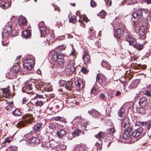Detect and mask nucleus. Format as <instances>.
<instances>
[{"label":"nucleus","instance_id":"obj_1","mask_svg":"<svg viewBox=\"0 0 151 151\" xmlns=\"http://www.w3.org/2000/svg\"><path fill=\"white\" fill-rule=\"evenodd\" d=\"M66 47V45L65 44L59 45L52 52V60L55 62V64L58 67H62L64 65V55L62 51L65 50Z\"/></svg>","mask_w":151,"mask_h":151},{"label":"nucleus","instance_id":"obj_2","mask_svg":"<svg viewBox=\"0 0 151 151\" xmlns=\"http://www.w3.org/2000/svg\"><path fill=\"white\" fill-rule=\"evenodd\" d=\"M121 127L122 129H124V132L123 135L122 140L124 142L126 139L128 138V136L133 129L132 126L130 123L129 119L127 117H125L123 119L121 123Z\"/></svg>","mask_w":151,"mask_h":151},{"label":"nucleus","instance_id":"obj_3","mask_svg":"<svg viewBox=\"0 0 151 151\" xmlns=\"http://www.w3.org/2000/svg\"><path fill=\"white\" fill-rule=\"evenodd\" d=\"M72 56L73 59L71 61L69 60L67 63L65 68V71L66 73L68 75H72L74 73L76 74V68L74 66V60L76 57V51L75 49L73 48L71 53L69 55V57Z\"/></svg>","mask_w":151,"mask_h":151},{"label":"nucleus","instance_id":"obj_4","mask_svg":"<svg viewBox=\"0 0 151 151\" xmlns=\"http://www.w3.org/2000/svg\"><path fill=\"white\" fill-rule=\"evenodd\" d=\"M143 131V128H139L137 129L132 132L131 134L128 136V137L124 142L127 143H132L138 140L141 137V135Z\"/></svg>","mask_w":151,"mask_h":151},{"label":"nucleus","instance_id":"obj_5","mask_svg":"<svg viewBox=\"0 0 151 151\" xmlns=\"http://www.w3.org/2000/svg\"><path fill=\"white\" fill-rule=\"evenodd\" d=\"M75 98V95L73 93H68L67 94L65 102L68 107H72L75 106V105L78 106L80 104L79 102L76 101Z\"/></svg>","mask_w":151,"mask_h":151},{"label":"nucleus","instance_id":"obj_6","mask_svg":"<svg viewBox=\"0 0 151 151\" xmlns=\"http://www.w3.org/2000/svg\"><path fill=\"white\" fill-rule=\"evenodd\" d=\"M59 143L55 140L49 142H44L42 145V147L45 150L57 149Z\"/></svg>","mask_w":151,"mask_h":151},{"label":"nucleus","instance_id":"obj_7","mask_svg":"<svg viewBox=\"0 0 151 151\" xmlns=\"http://www.w3.org/2000/svg\"><path fill=\"white\" fill-rule=\"evenodd\" d=\"M119 26L114 32V37L117 39L123 35V33L125 29V25L121 23L119 24Z\"/></svg>","mask_w":151,"mask_h":151},{"label":"nucleus","instance_id":"obj_8","mask_svg":"<svg viewBox=\"0 0 151 151\" xmlns=\"http://www.w3.org/2000/svg\"><path fill=\"white\" fill-rule=\"evenodd\" d=\"M125 40L129 42V45L133 47L137 43V39L132 34L129 33H127L125 37Z\"/></svg>","mask_w":151,"mask_h":151},{"label":"nucleus","instance_id":"obj_9","mask_svg":"<svg viewBox=\"0 0 151 151\" xmlns=\"http://www.w3.org/2000/svg\"><path fill=\"white\" fill-rule=\"evenodd\" d=\"M35 64V62L33 59H27L24 61L23 66L25 69L30 70L34 66Z\"/></svg>","mask_w":151,"mask_h":151},{"label":"nucleus","instance_id":"obj_10","mask_svg":"<svg viewBox=\"0 0 151 151\" xmlns=\"http://www.w3.org/2000/svg\"><path fill=\"white\" fill-rule=\"evenodd\" d=\"M9 22L6 24L4 28V30L2 32V35L3 37L7 39L9 37L10 32L12 31V25Z\"/></svg>","mask_w":151,"mask_h":151},{"label":"nucleus","instance_id":"obj_11","mask_svg":"<svg viewBox=\"0 0 151 151\" xmlns=\"http://www.w3.org/2000/svg\"><path fill=\"white\" fill-rule=\"evenodd\" d=\"M23 119H25L26 123L28 124H32L35 120L33 115L29 113H27L23 115Z\"/></svg>","mask_w":151,"mask_h":151},{"label":"nucleus","instance_id":"obj_12","mask_svg":"<svg viewBox=\"0 0 151 151\" xmlns=\"http://www.w3.org/2000/svg\"><path fill=\"white\" fill-rule=\"evenodd\" d=\"M19 66L18 65H16L13 67L10 70V73L9 74V76H13L14 77H16L17 76V74L20 72Z\"/></svg>","mask_w":151,"mask_h":151},{"label":"nucleus","instance_id":"obj_13","mask_svg":"<svg viewBox=\"0 0 151 151\" xmlns=\"http://www.w3.org/2000/svg\"><path fill=\"white\" fill-rule=\"evenodd\" d=\"M139 123L142 128H144L146 131H149L151 127V120L145 122L139 121Z\"/></svg>","mask_w":151,"mask_h":151},{"label":"nucleus","instance_id":"obj_14","mask_svg":"<svg viewBox=\"0 0 151 151\" xmlns=\"http://www.w3.org/2000/svg\"><path fill=\"white\" fill-rule=\"evenodd\" d=\"M76 88H78L79 90L82 91L85 87V82L83 81L81 79H78L74 83Z\"/></svg>","mask_w":151,"mask_h":151},{"label":"nucleus","instance_id":"obj_15","mask_svg":"<svg viewBox=\"0 0 151 151\" xmlns=\"http://www.w3.org/2000/svg\"><path fill=\"white\" fill-rule=\"evenodd\" d=\"M133 11L132 16L134 19H140L142 17L143 13L140 8L137 10L134 9Z\"/></svg>","mask_w":151,"mask_h":151},{"label":"nucleus","instance_id":"obj_16","mask_svg":"<svg viewBox=\"0 0 151 151\" xmlns=\"http://www.w3.org/2000/svg\"><path fill=\"white\" fill-rule=\"evenodd\" d=\"M35 83H29L25 87V92L28 94H31L33 95L34 92L32 91L33 88L34 87Z\"/></svg>","mask_w":151,"mask_h":151},{"label":"nucleus","instance_id":"obj_17","mask_svg":"<svg viewBox=\"0 0 151 151\" xmlns=\"http://www.w3.org/2000/svg\"><path fill=\"white\" fill-rule=\"evenodd\" d=\"M29 143L32 146H36L39 144L40 140L37 137H32L29 139Z\"/></svg>","mask_w":151,"mask_h":151},{"label":"nucleus","instance_id":"obj_18","mask_svg":"<svg viewBox=\"0 0 151 151\" xmlns=\"http://www.w3.org/2000/svg\"><path fill=\"white\" fill-rule=\"evenodd\" d=\"M89 114L92 116L94 118H98L99 117L101 114L96 110L92 109L88 111V112Z\"/></svg>","mask_w":151,"mask_h":151},{"label":"nucleus","instance_id":"obj_19","mask_svg":"<svg viewBox=\"0 0 151 151\" xmlns=\"http://www.w3.org/2000/svg\"><path fill=\"white\" fill-rule=\"evenodd\" d=\"M43 124L41 122L37 123L35 124L33 127V131L34 132H39L42 128Z\"/></svg>","mask_w":151,"mask_h":151},{"label":"nucleus","instance_id":"obj_20","mask_svg":"<svg viewBox=\"0 0 151 151\" xmlns=\"http://www.w3.org/2000/svg\"><path fill=\"white\" fill-rule=\"evenodd\" d=\"M139 105L141 107H145L147 104V100L145 97L141 98L139 102Z\"/></svg>","mask_w":151,"mask_h":151},{"label":"nucleus","instance_id":"obj_21","mask_svg":"<svg viewBox=\"0 0 151 151\" xmlns=\"http://www.w3.org/2000/svg\"><path fill=\"white\" fill-rule=\"evenodd\" d=\"M94 137L98 139L99 140L101 141L102 139H104L106 137V134L103 132H100L95 135Z\"/></svg>","mask_w":151,"mask_h":151},{"label":"nucleus","instance_id":"obj_22","mask_svg":"<svg viewBox=\"0 0 151 151\" xmlns=\"http://www.w3.org/2000/svg\"><path fill=\"white\" fill-rule=\"evenodd\" d=\"M2 93L3 94V97H5L6 98H9V99L10 97L11 98L13 96L10 93H8L9 90L8 88H2Z\"/></svg>","mask_w":151,"mask_h":151},{"label":"nucleus","instance_id":"obj_23","mask_svg":"<svg viewBox=\"0 0 151 151\" xmlns=\"http://www.w3.org/2000/svg\"><path fill=\"white\" fill-rule=\"evenodd\" d=\"M88 148L84 144H81L78 145L75 151H88Z\"/></svg>","mask_w":151,"mask_h":151},{"label":"nucleus","instance_id":"obj_24","mask_svg":"<svg viewBox=\"0 0 151 151\" xmlns=\"http://www.w3.org/2000/svg\"><path fill=\"white\" fill-rule=\"evenodd\" d=\"M41 35L42 37L47 36L50 32V30L47 29L46 27L44 28H40V30Z\"/></svg>","mask_w":151,"mask_h":151},{"label":"nucleus","instance_id":"obj_25","mask_svg":"<svg viewBox=\"0 0 151 151\" xmlns=\"http://www.w3.org/2000/svg\"><path fill=\"white\" fill-rule=\"evenodd\" d=\"M135 22L137 23L139 27L141 26V27L143 26H144L145 27H147V20H145V21H144L142 19L140 18V19H139L138 20Z\"/></svg>","mask_w":151,"mask_h":151},{"label":"nucleus","instance_id":"obj_26","mask_svg":"<svg viewBox=\"0 0 151 151\" xmlns=\"http://www.w3.org/2000/svg\"><path fill=\"white\" fill-rule=\"evenodd\" d=\"M31 34V32L29 30L26 29L22 32L21 35L23 37L27 38L30 37Z\"/></svg>","mask_w":151,"mask_h":151},{"label":"nucleus","instance_id":"obj_27","mask_svg":"<svg viewBox=\"0 0 151 151\" xmlns=\"http://www.w3.org/2000/svg\"><path fill=\"white\" fill-rule=\"evenodd\" d=\"M140 81L139 79H135L132 81L129 87L130 88H135L137 87Z\"/></svg>","mask_w":151,"mask_h":151},{"label":"nucleus","instance_id":"obj_28","mask_svg":"<svg viewBox=\"0 0 151 151\" xmlns=\"http://www.w3.org/2000/svg\"><path fill=\"white\" fill-rule=\"evenodd\" d=\"M73 82L70 81H68L64 84L65 88L68 90L70 91L73 88Z\"/></svg>","mask_w":151,"mask_h":151},{"label":"nucleus","instance_id":"obj_29","mask_svg":"<svg viewBox=\"0 0 151 151\" xmlns=\"http://www.w3.org/2000/svg\"><path fill=\"white\" fill-rule=\"evenodd\" d=\"M101 65L103 68L107 70L111 69V66L110 63L106 60H103L101 63Z\"/></svg>","mask_w":151,"mask_h":151},{"label":"nucleus","instance_id":"obj_30","mask_svg":"<svg viewBox=\"0 0 151 151\" xmlns=\"http://www.w3.org/2000/svg\"><path fill=\"white\" fill-rule=\"evenodd\" d=\"M133 106V104L131 103H125L122 107L123 109L129 111L131 108H132Z\"/></svg>","mask_w":151,"mask_h":151},{"label":"nucleus","instance_id":"obj_31","mask_svg":"<svg viewBox=\"0 0 151 151\" xmlns=\"http://www.w3.org/2000/svg\"><path fill=\"white\" fill-rule=\"evenodd\" d=\"M66 134V131L64 129H61L57 131V136L60 138L63 139Z\"/></svg>","mask_w":151,"mask_h":151},{"label":"nucleus","instance_id":"obj_32","mask_svg":"<svg viewBox=\"0 0 151 151\" xmlns=\"http://www.w3.org/2000/svg\"><path fill=\"white\" fill-rule=\"evenodd\" d=\"M101 90L100 87L95 86L93 87L91 89V93L96 95Z\"/></svg>","mask_w":151,"mask_h":151},{"label":"nucleus","instance_id":"obj_33","mask_svg":"<svg viewBox=\"0 0 151 151\" xmlns=\"http://www.w3.org/2000/svg\"><path fill=\"white\" fill-rule=\"evenodd\" d=\"M9 6V3L7 1H2L0 3V7L3 9H7Z\"/></svg>","mask_w":151,"mask_h":151},{"label":"nucleus","instance_id":"obj_34","mask_svg":"<svg viewBox=\"0 0 151 151\" xmlns=\"http://www.w3.org/2000/svg\"><path fill=\"white\" fill-rule=\"evenodd\" d=\"M88 32L90 35L89 37L90 38L91 40L94 39H96V34L95 31L93 29H92L90 28Z\"/></svg>","mask_w":151,"mask_h":151},{"label":"nucleus","instance_id":"obj_35","mask_svg":"<svg viewBox=\"0 0 151 151\" xmlns=\"http://www.w3.org/2000/svg\"><path fill=\"white\" fill-rule=\"evenodd\" d=\"M12 31L10 32V34L12 36H15L17 35L19 32V30L18 29H16L17 27H14L13 29H12Z\"/></svg>","mask_w":151,"mask_h":151},{"label":"nucleus","instance_id":"obj_36","mask_svg":"<svg viewBox=\"0 0 151 151\" xmlns=\"http://www.w3.org/2000/svg\"><path fill=\"white\" fill-rule=\"evenodd\" d=\"M70 14H71V17H69L70 14H69L68 15L69 22L70 23L74 24L77 22L76 17L74 15H72L71 13Z\"/></svg>","mask_w":151,"mask_h":151},{"label":"nucleus","instance_id":"obj_37","mask_svg":"<svg viewBox=\"0 0 151 151\" xmlns=\"http://www.w3.org/2000/svg\"><path fill=\"white\" fill-rule=\"evenodd\" d=\"M143 93L145 95L148 96H151V84H150L147 89L143 91Z\"/></svg>","mask_w":151,"mask_h":151},{"label":"nucleus","instance_id":"obj_38","mask_svg":"<svg viewBox=\"0 0 151 151\" xmlns=\"http://www.w3.org/2000/svg\"><path fill=\"white\" fill-rule=\"evenodd\" d=\"M147 26L146 27H145L144 26L141 27L139 30V33L140 35L141 36L143 35L145 36V35L146 33V29H147Z\"/></svg>","mask_w":151,"mask_h":151},{"label":"nucleus","instance_id":"obj_39","mask_svg":"<svg viewBox=\"0 0 151 151\" xmlns=\"http://www.w3.org/2000/svg\"><path fill=\"white\" fill-rule=\"evenodd\" d=\"M137 1L134 0H124L122 2L123 4H126L127 5H131L136 4Z\"/></svg>","mask_w":151,"mask_h":151},{"label":"nucleus","instance_id":"obj_40","mask_svg":"<svg viewBox=\"0 0 151 151\" xmlns=\"http://www.w3.org/2000/svg\"><path fill=\"white\" fill-rule=\"evenodd\" d=\"M145 107H137L136 111L138 113L141 114H145L146 112V109L144 108Z\"/></svg>","mask_w":151,"mask_h":151},{"label":"nucleus","instance_id":"obj_41","mask_svg":"<svg viewBox=\"0 0 151 151\" xmlns=\"http://www.w3.org/2000/svg\"><path fill=\"white\" fill-rule=\"evenodd\" d=\"M27 23V21L26 18L23 17H21L18 21L19 25L21 26L26 24Z\"/></svg>","mask_w":151,"mask_h":151},{"label":"nucleus","instance_id":"obj_42","mask_svg":"<svg viewBox=\"0 0 151 151\" xmlns=\"http://www.w3.org/2000/svg\"><path fill=\"white\" fill-rule=\"evenodd\" d=\"M27 123L25 121H21L17 124V127L19 128H22L26 125Z\"/></svg>","mask_w":151,"mask_h":151},{"label":"nucleus","instance_id":"obj_43","mask_svg":"<svg viewBox=\"0 0 151 151\" xmlns=\"http://www.w3.org/2000/svg\"><path fill=\"white\" fill-rule=\"evenodd\" d=\"M119 49H126L127 48V45L124 42L121 41L119 45Z\"/></svg>","mask_w":151,"mask_h":151},{"label":"nucleus","instance_id":"obj_44","mask_svg":"<svg viewBox=\"0 0 151 151\" xmlns=\"http://www.w3.org/2000/svg\"><path fill=\"white\" fill-rule=\"evenodd\" d=\"M34 87H35L37 90H40L43 87L44 84L42 83H38L36 82L34 83Z\"/></svg>","mask_w":151,"mask_h":151},{"label":"nucleus","instance_id":"obj_45","mask_svg":"<svg viewBox=\"0 0 151 151\" xmlns=\"http://www.w3.org/2000/svg\"><path fill=\"white\" fill-rule=\"evenodd\" d=\"M12 114L15 116H19L22 114L21 111L18 109H16L14 111L12 112Z\"/></svg>","mask_w":151,"mask_h":151},{"label":"nucleus","instance_id":"obj_46","mask_svg":"<svg viewBox=\"0 0 151 151\" xmlns=\"http://www.w3.org/2000/svg\"><path fill=\"white\" fill-rule=\"evenodd\" d=\"M125 110L123 109L122 108L119 110L118 112V115L121 117H124L125 115Z\"/></svg>","mask_w":151,"mask_h":151},{"label":"nucleus","instance_id":"obj_47","mask_svg":"<svg viewBox=\"0 0 151 151\" xmlns=\"http://www.w3.org/2000/svg\"><path fill=\"white\" fill-rule=\"evenodd\" d=\"M55 128V125L54 124H49L48 127V128L47 129V130L49 129V130L47 131V132L49 133H51L53 131V129Z\"/></svg>","mask_w":151,"mask_h":151},{"label":"nucleus","instance_id":"obj_48","mask_svg":"<svg viewBox=\"0 0 151 151\" xmlns=\"http://www.w3.org/2000/svg\"><path fill=\"white\" fill-rule=\"evenodd\" d=\"M55 107L58 111H60L63 108V105L62 102H60L55 104Z\"/></svg>","mask_w":151,"mask_h":151},{"label":"nucleus","instance_id":"obj_49","mask_svg":"<svg viewBox=\"0 0 151 151\" xmlns=\"http://www.w3.org/2000/svg\"><path fill=\"white\" fill-rule=\"evenodd\" d=\"M104 81L99 74H97L96 77V82L97 83H99L101 85Z\"/></svg>","mask_w":151,"mask_h":151},{"label":"nucleus","instance_id":"obj_50","mask_svg":"<svg viewBox=\"0 0 151 151\" xmlns=\"http://www.w3.org/2000/svg\"><path fill=\"white\" fill-rule=\"evenodd\" d=\"M133 47L139 51L141 50L144 48L143 46L141 44H138L137 43Z\"/></svg>","mask_w":151,"mask_h":151},{"label":"nucleus","instance_id":"obj_51","mask_svg":"<svg viewBox=\"0 0 151 151\" xmlns=\"http://www.w3.org/2000/svg\"><path fill=\"white\" fill-rule=\"evenodd\" d=\"M83 61L84 62L85 64L86 65L91 63V58L90 56L88 57H83Z\"/></svg>","mask_w":151,"mask_h":151},{"label":"nucleus","instance_id":"obj_52","mask_svg":"<svg viewBox=\"0 0 151 151\" xmlns=\"http://www.w3.org/2000/svg\"><path fill=\"white\" fill-rule=\"evenodd\" d=\"M106 14V13L104 10H102L99 13V16L101 19L105 18Z\"/></svg>","mask_w":151,"mask_h":151},{"label":"nucleus","instance_id":"obj_53","mask_svg":"<svg viewBox=\"0 0 151 151\" xmlns=\"http://www.w3.org/2000/svg\"><path fill=\"white\" fill-rule=\"evenodd\" d=\"M80 130L78 129H75L72 133L73 137L79 135Z\"/></svg>","mask_w":151,"mask_h":151},{"label":"nucleus","instance_id":"obj_54","mask_svg":"<svg viewBox=\"0 0 151 151\" xmlns=\"http://www.w3.org/2000/svg\"><path fill=\"white\" fill-rule=\"evenodd\" d=\"M108 130L109 131V134L111 135L113 134L116 132L114 127L109 128Z\"/></svg>","mask_w":151,"mask_h":151},{"label":"nucleus","instance_id":"obj_55","mask_svg":"<svg viewBox=\"0 0 151 151\" xmlns=\"http://www.w3.org/2000/svg\"><path fill=\"white\" fill-rule=\"evenodd\" d=\"M12 140V138L9 137H7L5 138V139H4V140L3 143V144H4L3 146L5 145V143H10L11 142Z\"/></svg>","mask_w":151,"mask_h":151},{"label":"nucleus","instance_id":"obj_56","mask_svg":"<svg viewBox=\"0 0 151 151\" xmlns=\"http://www.w3.org/2000/svg\"><path fill=\"white\" fill-rule=\"evenodd\" d=\"M93 47L94 49H97L101 47V45L99 43V41H96L93 45Z\"/></svg>","mask_w":151,"mask_h":151},{"label":"nucleus","instance_id":"obj_57","mask_svg":"<svg viewBox=\"0 0 151 151\" xmlns=\"http://www.w3.org/2000/svg\"><path fill=\"white\" fill-rule=\"evenodd\" d=\"M13 102H12L10 104H9L6 107V109H7L8 111H11L13 108Z\"/></svg>","mask_w":151,"mask_h":151},{"label":"nucleus","instance_id":"obj_58","mask_svg":"<svg viewBox=\"0 0 151 151\" xmlns=\"http://www.w3.org/2000/svg\"><path fill=\"white\" fill-rule=\"evenodd\" d=\"M45 26L44 22L43 21H42L39 23L38 24V27L40 30V28H44L45 27Z\"/></svg>","mask_w":151,"mask_h":151},{"label":"nucleus","instance_id":"obj_59","mask_svg":"<svg viewBox=\"0 0 151 151\" xmlns=\"http://www.w3.org/2000/svg\"><path fill=\"white\" fill-rule=\"evenodd\" d=\"M43 104L44 102L42 101L38 100L36 102L35 104L37 106H40L41 107L43 105Z\"/></svg>","mask_w":151,"mask_h":151},{"label":"nucleus","instance_id":"obj_60","mask_svg":"<svg viewBox=\"0 0 151 151\" xmlns=\"http://www.w3.org/2000/svg\"><path fill=\"white\" fill-rule=\"evenodd\" d=\"M99 97L103 101H106V96L104 94L101 93L99 94Z\"/></svg>","mask_w":151,"mask_h":151},{"label":"nucleus","instance_id":"obj_61","mask_svg":"<svg viewBox=\"0 0 151 151\" xmlns=\"http://www.w3.org/2000/svg\"><path fill=\"white\" fill-rule=\"evenodd\" d=\"M89 125L88 122H85L83 124V128L85 130H88L89 128Z\"/></svg>","mask_w":151,"mask_h":151},{"label":"nucleus","instance_id":"obj_62","mask_svg":"<svg viewBox=\"0 0 151 151\" xmlns=\"http://www.w3.org/2000/svg\"><path fill=\"white\" fill-rule=\"evenodd\" d=\"M107 83V82H106L104 81L101 85L103 87V88L106 89L108 87Z\"/></svg>","mask_w":151,"mask_h":151},{"label":"nucleus","instance_id":"obj_63","mask_svg":"<svg viewBox=\"0 0 151 151\" xmlns=\"http://www.w3.org/2000/svg\"><path fill=\"white\" fill-rule=\"evenodd\" d=\"M81 116H76L74 118L73 120L72 121L73 123H74L75 122H76L77 121H78V120H79L81 119Z\"/></svg>","mask_w":151,"mask_h":151},{"label":"nucleus","instance_id":"obj_64","mask_svg":"<svg viewBox=\"0 0 151 151\" xmlns=\"http://www.w3.org/2000/svg\"><path fill=\"white\" fill-rule=\"evenodd\" d=\"M81 71L82 73L84 74H86L88 72V70L84 66L81 68Z\"/></svg>","mask_w":151,"mask_h":151}]
</instances>
